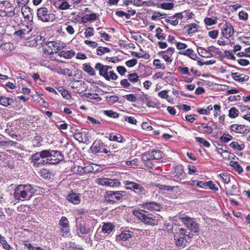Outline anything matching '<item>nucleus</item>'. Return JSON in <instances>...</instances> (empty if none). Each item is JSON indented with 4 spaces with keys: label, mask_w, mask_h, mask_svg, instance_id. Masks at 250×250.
Listing matches in <instances>:
<instances>
[{
    "label": "nucleus",
    "mask_w": 250,
    "mask_h": 250,
    "mask_svg": "<svg viewBox=\"0 0 250 250\" xmlns=\"http://www.w3.org/2000/svg\"><path fill=\"white\" fill-rule=\"evenodd\" d=\"M90 149L93 153H107L108 151L104 146L103 143L101 141H95L90 147Z\"/></svg>",
    "instance_id": "nucleus-8"
},
{
    "label": "nucleus",
    "mask_w": 250,
    "mask_h": 250,
    "mask_svg": "<svg viewBox=\"0 0 250 250\" xmlns=\"http://www.w3.org/2000/svg\"><path fill=\"white\" fill-rule=\"evenodd\" d=\"M181 54L189 57L191 59L195 60L197 58V56L194 53V51L190 49H188L184 52H180Z\"/></svg>",
    "instance_id": "nucleus-19"
},
{
    "label": "nucleus",
    "mask_w": 250,
    "mask_h": 250,
    "mask_svg": "<svg viewBox=\"0 0 250 250\" xmlns=\"http://www.w3.org/2000/svg\"><path fill=\"white\" fill-rule=\"evenodd\" d=\"M56 49L57 51H60L61 47L57 45V43L55 42H48L46 44L45 46L43 47L42 49L43 52L46 54L51 55L54 54L53 49Z\"/></svg>",
    "instance_id": "nucleus-12"
},
{
    "label": "nucleus",
    "mask_w": 250,
    "mask_h": 250,
    "mask_svg": "<svg viewBox=\"0 0 250 250\" xmlns=\"http://www.w3.org/2000/svg\"><path fill=\"white\" fill-rule=\"evenodd\" d=\"M129 81L132 83H136L138 81V76L135 73H131L128 76Z\"/></svg>",
    "instance_id": "nucleus-45"
},
{
    "label": "nucleus",
    "mask_w": 250,
    "mask_h": 250,
    "mask_svg": "<svg viewBox=\"0 0 250 250\" xmlns=\"http://www.w3.org/2000/svg\"><path fill=\"white\" fill-rule=\"evenodd\" d=\"M230 129L236 133H242L246 131L245 126L244 125H232L230 126Z\"/></svg>",
    "instance_id": "nucleus-17"
},
{
    "label": "nucleus",
    "mask_w": 250,
    "mask_h": 250,
    "mask_svg": "<svg viewBox=\"0 0 250 250\" xmlns=\"http://www.w3.org/2000/svg\"><path fill=\"white\" fill-rule=\"evenodd\" d=\"M35 193L34 188L29 185H20L16 187L13 197L17 200H29Z\"/></svg>",
    "instance_id": "nucleus-1"
},
{
    "label": "nucleus",
    "mask_w": 250,
    "mask_h": 250,
    "mask_svg": "<svg viewBox=\"0 0 250 250\" xmlns=\"http://www.w3.org/2000/svg\"><path fill=\"white\" fill-rule=\"evenodd\" d=\"M133 214L145 224L155 226L158 224L160 217L144 210H134Z\"/></svg>",
    "instance_id": "nucleus-2"
},
{
    "label": "nucleus",
    "mask_w": 250,
    "mask_h": 250,
    "mask_svg": "<svg viewBox=\"0 0 250 250\" xmlns=\"http://www.w3.org/2000/svg\"><path fill=\"white\" fill-rule=\"evenodd\" d=\"M213 109V107L212 105H210L208 106L207 109H200L198 110V112L201 114H205L208 115L210 111L212 110Z\"/></svg>",
    "instance_id": "nucleus-39"
},
{
    "label": "nucleus",
    "mask_w": 250,
    "mask_h": 250,
    "mask_svg": "<svg viewBox=\"0 0 250 250\" xmlns=\"http://www.w3.org/2000/svg\"><path fill=\"white\" fill-rule=\"evenodd\" d=\"M137 61L136 59H132L126 62L125 64L128 67H132L137 64Z\"/></svg>",
    "instance_id": "nucleus-57"
},
{
    "label": "nucleus",
    "mask_w": 250,
    "mask_h": 250,
    "mask_svg": "<svg viewBox=\"0 0 250 250\" xmlns=\"http://www.w3.org/2000/svg\"><path fill=\"white\" fill-rule=\"evenodd\" d=\"M97 54L102 55L104 52H109L110 49L107 47H100L97 49Z\"/></svg>",
    "instance_id": "nucleus-50"
},
{
    "label": "nucleus",
    "mask_w": 250,
    "mask_h": 250,
    "mask_svg": "<svg viewBox=\"0 0 250 250\" xmlns=\"http://www.w3.org/2000/svg\"><path fill=\"white\" fill-rule=\"evenodd\" d=\"M125 184L126 186V189L133 190L138 194H145L146 193L144 188L139 184L129 181H125Z\"/></svg>",
    "instance_id": "nucleus-6"
},
{
    "label": "nucleus",
    "mask_w": 250,
    "mask_h": 250,
    "mask_svg": "<svg viewBox=\"0 0 250 250\" xmlns=\"http://www.w3.org/2000/svg\"><path fill=\"white\" fill-rule=\"evenodd\" d=\"M229 146L232 148L233 149L238 150V151H241L245 147V146L244 144L239 145L237 142H233L229 144Z\"/></svg>",
    "instance_id": "nucleus-27"
},
{
    "label": "nucleus",
    "mask_w": 250,
    "mask_h": 250,
    "mask_svg": "<svg viewBox=\"0 0 250 250\" xmlns=\"http://www.w3.org/2000/svg\"><path fill=\"white\" fill-rule=\"evenodd\" d=\"M127 101L131 102H134L136 101L137 98L134 94L126 95L124 96Z\"/></svg>",
    "instance_id": "nucleus-54"
},
{
    "label": "nucleus",
    "mask_w": 250,
    "mask_h": 250,
    "mask_svg": "<svg viewBox=\"0 0 250 250\" xmlns=\"http://www.w3.org/2000/svg\"><path fill=\"white\" fill-rule=\"evenodd\" d=\"M60 57H63L66 59H70L75 56V53L72 51H62L59 53Z\"/></svg>",
    "instance_id": "nucleus-24"
},
{
    "label": "nucleus",
    "mask_w": 250,
    "mask_h": 250,
    "mask_svg": "<svg viewBox=\"0 0 250 250\" xmlns=\"http://www.w3.org/2000/svg\"><path fill=\"white\" fill-rule=\"evenodd\" d=\"M230 165L233 167L234 168H235L239 173H240L243 171L242 167L240 166L238 162L237 161H230Z\"/></svg>",
    "instance_id": "nucleus-33"
},
{
    "label": "nucleus",
    "mask_w": 250,
    "mask_h": 250,
    "mask_svg": "<svg viewBox=\"0 0 250 250\" xmlns=\"http://www.w3.org/2000/svg\"><path fill=\"white\" fill-rule=\"evenodd\" d=\"M195 140L197 142L203 144V145L205 147H208L210 146L209 143L202 138L196 137H195Z\"/></svg>",
    "instance_id": "nucleus-44"
},
{
    "label": "nucleus",
    "mask_w": 250,
    "mask_h": 250,
    "mask_svg": "<svg viewBox=\"0 0 250 250\" xmlns=\"http://www.w3.org/2000/svg\"><path fill=\"white\" fill-rule=\"evenodd\" d=\"M59 1L62 2L60 4L59 3H57V4L59 5V9L61 10H66L70 7V5L64 0H59Z\"/></svg>",
    "instance_id": "nucleus-32"
},
{
    "label": "nucleus",
    "mask_w": 250,
    "mask_h": 250,
    "mask_svg": "<svg viewBox=\"0 0 250 250\" xmlns=\"http://www.w3.org/2000/svg\"><path fill=\"white\" fill-rule=\"evenodd\" d=\"M174 237L176 245L183 247L186 246L187 243L190 238L186 230L183 228H181L178 232L175 233Z\"/></svg>",
    "instance_id": "nucleus-3"
},
{
    "label": "nucleus",
    "mask_w": 250,
    "mask_h": 250,
    "mask_svg": "<svg viewBox=\"0 0 250 250\" xmlns=\"http://www.w3.org/2000/svg\"><path fill=\"white\" fill-rule=\"evenodd\" d=\"M201 126L203 128V131L205 132L210 134L213 131V129L211 126H209L205 124H202Z\"/></svg>",
    "instance_id": "nucleus-53"
},
{
    "label": "nucleus",
    "mask_w": 250,
    "mask_h": 250,
    "mask_svg": "<svg viewBox=\"0 0 250 250\" xmlns=\"http://www.w3.org/2000/svg\"><path fill=\"white\" fill-rule=\"evenodd\" d=\"M125 192L123 191H110L107 192L105 196V202L109 204H113L118 201H122L123 197H125Z\"/></svg>",
    "instance_id": "nucleus-5"
},
{
    "label": "nucleus",
    "mask_w": 250,
    "mask_h": 250,
    "mask_svg": "<svg viewBox=\"0 0 250 250\" xmlns=\"http://www.w3.org/2000/svg\"><path fill=\"white\" fill-rule=\"evenodd\" d=\"M11 101L12 99L7 98L5 96L0 97V104L4 106H8L12 104Z\"/></svg>",
    "instance_id": "nucleus-21"
},
{
    "label": "nucleus",
    "mask_w": 250,
    "mask_h": 250,
    "mask_svg": "<svg viewBox=\"0 0 250 250\" xmlns=\"http://www.w3.org/2000/svg\"><path fill=\"white\" fill-rule=\"evenodd\" d=\"M84 42L86 44L89 45L94 48H96L98 46V43L95 42L86 40L84 41Z\"/></svg>",
    "instance_id": "nucleus-64"
},
{
    "label": "nucleus",
    "mask_w": 250,
    "mask_h": 250,
    "mask_svg": "<svg viewBox=\"0 0 250 250\" xmlns=\"http://www.w3.org/2000/svg\"><path fill=\"white\" fill-rule=\"evenodd\" d=\"M198 52L201 57L205 58L210 57L212 55L211 53L207 51L206 49L202 47H199L198 49Z\"/></svg>",
    "instance_id": "nucleus-25"
},
{
    "label": "nucleus",
    "mask_w": 250,
    "mask_h": 250,
    "mask_svg": "<svg viewBox=\"0 0 250 250\" xmlns=\"http://www.w3.org/2000/svg\"><path fill=\"white\" fill-rule=\"evenodd\" d=\"M153 157L154 159L159 160L164 157V153L160 150H153Z\"/></svg>",
    "instance_id": "nucleus-36"
},
{
    "label": "nucleus",
    "mask_w": 250,
    "mask_h": 250,
    "mask_svg": "<svg viewBox=\"0 0 250 250\" xmlns=\"http://www.w3.org/2000/svg\"><path fill=\"white\" fill-rule=\"evenodd\" d=\"M238 110L235 107H231L229 110V116L230 118H234L236 117L238 115Z\"/></svg>",
    "instance_id": "nucleus-37"
},
{
    "label": "nucleus",
    "mask_w": 250,
    "mask_h": 250,
    "mask_svg": "<svg viewBox=\"0 0 250 250\" xmlns=\"http://www.w3.org/2000/svg\"><path fill=\"white\" fill-rule=\"evenodd\" d=\"M155 186L159 188L160 189L167 190L169 191L173 190L174 187L164 185L161 184H156Z\"/></svg>",
    "instance_id": "nucleus-38"
},
{
    "label": "nucleus",
    "mask_w": 250,
    "mask_h": 250,
    "mask_svg": "<svg viewBox=\"0 0 250 250\" xmlns=\"http://www.w3.org/2000/svg\"><path fill=\"white\" fill-rule=\"evenodd\" d=\"M153 150L147 153H144L142 159L144 161H148L149 160H154V157H153Z\"/></svg>",
    "instance_id": "nucleus-29"
},
{
    "label": "nucleus",
    "mask_w": 250,
    "mask_h": 250,
    "mask_svg": "<svg viewBox=\"0 0 250 250\" xmlns=\"http://www.w3.org/2000/svg\"><path fill=\"white\" fill-rule=\"evenodd\" d=\"M182 220L185 225L191 231L194 232L198 231V225L192 218L185 217H183Z\"/></svg>",
    "instance_id": "nucleus-9"
},
{
    "label": "nucleus",
    "mask_w": 250,
    "mask_h": 250,
    "mask_svg": "<svg viewBox=\"0 0 250 250\" xmlns=\"http://www.w3.org/2000/svg\"><path fill=\"white\" fill-rule=\"evenodd\" d=\"M175 177H179L184 173L183 167L182 165L177 166L175 167Z\"/></svg>",
    "instance_id": "nucleus-31"
},
{
    "label": "nucleus",
    "mask_w": 250,
    "mask_h": 250,
    "mask_svg": "<svg viewBox=\"0 0 250 250\" xmlns=\"http://www.w3.org/2000/svg\"><path fill=\"white\" fill-rule=\"evenodd\" d=\"M238 62L242 66H247L249 64L250 62L248 60L246 59H239Z\"/></svg>",
    "instance_id": "nucleus-59"
},
{
    "label": "nucleus",
    "mask_w": 250,
    "mask_h": 250,
    "mask_svg": "<svg viewBox=\"0 0 250 250\" xmlns=\"http://www.w3.org/2000/svg\"><path fill=\"white\" fill-rule=\"evenodd\" d=\"M162 30L161 28L159 27L156 30V36L159 40H165L166 39V35L162 34Z\"/></svg>",
    "instance_id": "nucleus-41"
},
{
    "label": "nucleus",
    "mask_w": 250,
    "mask_h": 250,
    "mask_svg": "<svg viewBox=\"0 0 250 250\" xmlns=\"http://www.w3.org/2000/svg\"><path fill=\"white\" fill-rule=\"evenodd\" d=\"M159 7L164 9L171 10L173 8V4L172 3L164 2L161 3Z\"/></svg>",
    "instance_id": "nucleus-42"
},
{
    "label": "nucleus",
    "mask_w": 250,
    "mask_h": 250,
    "mask_svg": "<svg viewBox=\"0 0 250 250\" xmlns=\"http://www.w3.org/2000/svg\"><path fill=\"white\" fill-rule=\"evenodd\" d=\"M93 28L90 27H87L85 31V37H91L93 35Z\"/></svg>",
    "instance_id": "nucleus-56"
},
{
    "label": "nucleus",
    "mask_w": 250,
    "mask_h": 250,
    "mask_svg": "<svg viewBox=\"0 0 250 250\" xmlns=\"http://www.w3.org/2000/svg\"><path fill=\"white\" fill-rule=\"evenodd\" d=\"M114 228L113 226L110 223H104L102 227V231L104 233H110Z\"/></svg>",
    "instance_id": "nucleus-22"
},
{
    "label": "nucleus",
    "mask_w": 250,
    "mask_h": 250,
    "mask_svg": "<svg viewBox=\"0 0 250 250\" xmlns=\"http://www.w3.org/2000/svg\"><path fill=\"white\" fill-rule=\"evenodd\" d=\"M95 69L98 70L99 75L104 77L107 81L116 80L118 78L117 75L113 71H108L106 65L101 63H97L95 66Z\"/></svg>",
    "instance_id": "nucleus-4"
},
{
    "label": "nucleus",
    "mask_w": 250,
    "mask_h": 250,
    "mask_svg": "<svg viewBox=\"0 0 250 250\" xmlns=\"http://www.w3.org/2000/svg\"><path fill=\"white\" fill-rule=\"evenodd\" d=\"M96 183L101 186L111 187H117L120 185V182L117 179H111L107 178L97 179Z\"/></svg>",
    "instance_id": "nucleus-7"
},
{
    "label": "nucleus",
    "mask_w": 250,
    "mask_h": 250,
    "mask_svg": "<svg viewBox=\"0 0 250 250\" xmlns=\"http://www.w3.org/2000/svg\"><path fill=\"white\" fill-rule=\"evenodd\" d=\"M60 225L61 226V231L63 233L62 236L64 234L68 233L69 230V222L66 217H62L59 222Z\"/></svg>",
    "instance_id": "nucleus-14"
},
{
    "label": "nucleus",
    "mask_w": 250,
    "mask_h": 250,
    "mask_svg": "<svg viewBox=\"0 0 250 250\" xmlns=\"http://www.w3.org/2000/svg\"><path fill=\"white\" fill-rule=\"evenodd\" d=\"M39 153H40L41 156L42 157V158H47L46 159V163H49L48 159H50V156L51 155V151L50 152L49 150H42V151Z\"/></svg>",
    "instance_id": "nucleus-30"
},
{
    "label": "nucleus",
    "mask_w": 250,
    "mask_h": 250,
    "mask_svg": "<svg viewBox=\"0 0 250 250\" xmlns=\"http://www.w3.org/2000/svg\"><path fill=\"white\" fill-rule=\"evenodd\" d=\"M48 12V10L46 7H42L38 10L37 16L39 19L42 20L44 18V16Z\"/></svg>",
    "instance_id": "nucleus-23"
},
{
    "label": "nucleus",
    "mask_w": 250,
    "mask_h": 250,
    "mask_svg": "<svg viewBox=\"0 0 250 250\" xmlns=\"http://www.w3.org/2000/svg\"><path fill=\"white\" fill-rule=\"evenodd\" d=\"M108 139L110 141H116L119 143H123L125 141V139L121 134L114 133L109 134Z\"/></svg>",
    "instance_id": "nucleus-16"
},
{
    "label": "nucleus",
    "mask_w": 250,
    "mask_h": 250,
    "mask_svg": "<svg viewBox=\"0 0 250 250\" xmlns=\"http://www.w3.org/2000/svg\"><path fill=\"white\" fill-rule=\"evenodd\" d=\"M219 176L224 183L228 184L230 181L229 176L227 174L221 173Z\"/></svg>",
    "instance_id": "nucleus-52"
},
{
    "label": "nucleus",
    "mask_w": 250,
    "mask_h": 250,
    "mask_svg": "<svg viewBox=\"0 0 250 250\" xmlns=\"http://www.w3.org/2000/svg\"><path fill=\"white\" fill-rule=\"evenodd\" d=\"M143 206L150 211H159L161 208L160 204L156 202H146L143 204Z\"/></svg>",
    "instance_id": "nucleus-15"
},
{
    "label": "nucleus",
    "mask_w": 250,
    "mask_h": 250,
    "mask_svg": "<svg viewBox=\"0 0 250 250\" xmlns=\"http://www.w3.org/2000/svg\"><path fill=\"white\" fill-rule=\"evenodd\" d=\"M55 19V16L53 14H47L44 16L42 21L43 22H48L54 21Z\"/></svg>",
    "instance_id": "nucleus-34"
},
{
    "label": "nucleus",
    "mask_w": 250,
    "mask_h": 250,
    "mask_svg": "<svg viewBox=\"0 0 250 250\" xmlns=\"http://www.w3.org/2000/svg\"><path fill=\"white\" fill-rule=\"evenodd\" d=\"M188 27H189L188 29V33L190 34L194 33L197 31L198 25L195 23H192L188 25Z\"/></svg>",
    "instance_id": "nucleus-40"
},
{
    "label": "nucleus",
    "mask_w": 250,
    "mask_h": 250,
    "mask_svg": "<svg viewBox=\"0 0 250 250\" xmlns=\"http://www.w3.org/2000/svg\"><path fill=\"white\" fill-rule=\"evenodd\" d=\"M177 69H178V71L182 74L188 75H190V72L189 71V69H188V67H178L177 68Z\"/></svg>",
    "instance_id": "nucleus-51"
},
{
    "label": "nucleus",
    "mask_w": 250,
    "mask_h": 250,
    "mask_svg": "<svg viewBox=\"0 0 250 250\" xmlns=\"http://www.w3.org/2000/svg\"><path fill=\"white\" fill-rule=\"evenodd\" d=\"M218 31L217 30H212L208 32V35L212 39H216L218 36Z\"/></svg>",
    "instance_id": "nucleus-60"
},
{
    "label": "nucleus",
    "mask_w": 250,
    "mask_h": 250,
    "mask_svg": "<svg viewBox=\"0 0 250 250\" xmlns=\"http://www.w3.org/2000/svg\"><path fill=\"white\" fill-rule=\"evenodd\" d=\"M41 158L42 157L41 156V154L39 152L36 153L35 154L33 155L32 156V161L34 163V165L37 163Z\"/></svg>",
    "instance_id": "nucleus-55"
},
{
    "label": "nucleus",
    "mask_w": 250,
    "mask_h": 250,
    "mask_svg": "<svg viewBox=\"0 0 250 250\" xmlns=\"http://www.w3.org/2000/svg\"><path fill=\"white\" fill-rule=\"evenodd\" d=\"M63 155L61 152L57 150L51 151V155L50 159H48L49 163L50 164H55L60 161L63 160Z\"/></svg>",
    "instance_id": "nucleus-11"
},
{
    "label": "nucleus",
    "mask_w": 250,
    "mask_h": 250,
    "mask_svg": "<svg viewBox=\"0 0 250 250\" xmlns=\"http://www.w3.org/2000/svg\"><path fill=\"white\" fill-rule=\"evenodd\" d=\"M83 70L91 76L95 75L94 69L89 64L84 63L83 64Z\"/></svg>",
    "instance_id": "nucleus-26"
},
{
    "label": "nucleus",
    "mask_w": 250,
    "mask_h": 250,
    "mask_svg": "<svg viewBox=\"0 0 250 250\" xmlns=\"http://www.w3.org/2000/svg\"><path fill=\"white\" fill-rule=\"evenodd\" d=\"M31 9L28 6H24L21 8V12L25 17H29V15H32Z\"/></svg>",
    "instance_id": "nucleus-35"
},
{
    "label": "nucleus",
    "mask_w": 250,
    "mask_h": 250,
    "mask_svg": "<svg viewBox=\"0 0 250 250\" xmlns=\"http://www.w3.org/2000/svg\"><path fill=\"white\" fill-rule=\"evenodd\" d=\"M97 16L96 13H91L85 15L83 18V21L86 22L89 21L96 20Z\"/></svg>",
    "instance_id": "nucleus-20"
},
{
    "label": "nucleus",
    "mask_w": 250,
    "mask_h": 250,
    "mask_svg": "<svg viewBox=\"0 0 250 250\" xmlns=\"http://www.w3.org/2000/svg\"><path fill=\"white\" fill-rule=\"evenodd\" d=\"M117 70L119 73L122 75H124L125 72L126 71V69L122 66H119L117 67Z\"/></svg>",
    "instance_id": "nucleus-63"
},
{
    "label": "nucleus",
    "mask_w": 250,
    "mask_h": 250,
    "mask_svg": "<svg viewBox=\"0 0 250 250\" xmlns=\"http://www.w3.org/2000/svg\"><path fill=\"white\" fill-rule=\"evenodd\" d=\"M216 18H206L204 20L205 23L209 26L215 24L216 23Z\"/></svg>",
    "instance_id": "nucleus-43"
},
{
    "label": "nucleus",
    "mask_w": 250,
    "mask_h": 250,
    "mask_svg": "<svg viewBox=\"0 0 250 250\" xmlns=\"http://www.w3.org/2000/svg\"><path fill=\"white\" fill-rule=\"evenodd\" d=\"M67 200L74 204H78L80 202L79 196L75 193L70 194L67 197Z\"/></svg>",
    "instance_id": "nucleus-18"
},
{
    "label": "nucleus",
    "mask_w": 250,
    "mask_h": 250,
    "mask_svg": "<svg viewBox=\"0 0 250 250\" xmlns=\"http://www.w3.org/2000/svg\"><path fill=\"white\" fill-rule=\"evenodd\" d=\"M121 84L124 88H127L130 85V83L128 82L127 79H124L121 81Z\"/></svg>",
    "instance_id": "nucleus-62"
},
{
    "label": "nucleus",
    "mask_w": 250,
    "mask_h": 250,
    "mask_svg": "<svg viewBox=\"0 0 250 250\" xmlns=\"http://www.w3.org/2000/svg\"><path fill=\"white\" fill-rule=\"evenodd\" d=\"M132 235L128 232H123L120 235L119 237L121 239L123 240H126L128 238L131 237Z\"/></svg>",
    "instance_id": "nucleus-49"
},
{
    "label": "nucleus",
    "mask_w": 250,
    "mask_h": 250,
    "mask_svg": "<svg viewBox=\"0 0 250 250\" xmlns=\"http://www.w3.org/2000/svg\"><path fill=\"white\" fill-rule=\"evenodd\" d=\"M243 75L239 74L237 72L231 73L232 78L234 79L235 81H239L240 82L244 81L245 77H243Z\"/></svg>",
    "instance_id": "nucleus-28"
},
{
    "label": "nucleus",
    "mask_w": 250,
    "mask_h": 250,
    "mask_svg": "<svg viewBox=\"0 0 250 250\" xmlns=\"http://www.w3.org/2000/svg\"><path fill=\"white\" fill-rule=\"evenodd\" d=\"M125 121L133 125H135L137 122L136 119L133 117H126L125 118Z\"/></svg>",
    "instance_id": "nucleus-61"
},
{
    "label": "nucleus",
    "mask_w": 250,
    "mask_h": 250,
    "mask_svg": "<svg viewBox=\"0 0 250 250\" xmlns=\"http://www.w3.org/2000/svg\"><path fill=\"white\" fill-rule=\"evenodd\" d=\"M74 138L80 143L84 142V137L82 132H77L74 134Z\"/></svg>",
    "instance_id": "nucleus-47"
},
{
    "label": "nucleus",
    "mask_w": 250,
    "mask_h": 250,
    "mask_svg": "<svg viewBox=\"0 0 250 250\" xmlns=\"http://www.w3.org/2000/svg\"><path fill=\"white\" fill-rule=\"evenodd\" d=\"M78 230L82 234H86L91 231V228L89 225L84 221H81L77 225Z\"/></svg>",
    "instance_id": "nucleus-13"
},
{
    "label": "nucleus",
    "mask_w": 250,
    "mask_h": 250,
    "mask_svg": "<svg viewBox=\"0 0 250 250\" xmlns=\"http://www.w3.org/2000/svg\"><path fill=\"white\" fill-rule=\"evenodd\" d=\"M104 113L105 115L114 118H117L119 116V114L112 110H104Z\"/></svg>",
    "instance_id": "nucleus-46"
},
{
    "label": "nucleus",
    "mask_w": 250,
    "mask_h": 250,
    "mask_svg": "<svg viewBox=\"0 0 250 250\" xmlns=\"http://www.w3.org/2000/svg\"><path fill=\"white\" fill-rule=\"evenodd\" d=\"M238 16H239V18L241 20H245L247 19L248 16L247 13L243 11H241L239 12V13L238 14Z\"/></svg>",
    "instance_id": "nucleus-58"
},
{
    "label": "nucleus",
    "mask_w": 250,
    "mask_h": 250,
    "mask_svg": "<svg viewBox=\"0 0 250 250\" xmlns=\"http://www.w3.org/2000/svg\"><path fill=\"white\" fill-rule=\"evenodd\" d=\"M232 137L229 134H224L220 138V140L224 142L227 143L232 139Z\"/></svg>",
    "instance_id": "nucleus-48"
},
{
    "label": "nucleus",
    "mask_w": 250,
    "mask_h": 250,
    "mask_svg": "<svg viewBox=\"0 0 250 250\" xmlns=\"http://www.w3.org/2000/svg\"><path fill=\"white\" fill-rule=\"evenodd\" d=\"M221 34L226 39H229L233 35L234 29L230 23L229 22H226L222 27Z\"/></svg>",
    "instance_id": "nucleus-10"
}]
</instances>
